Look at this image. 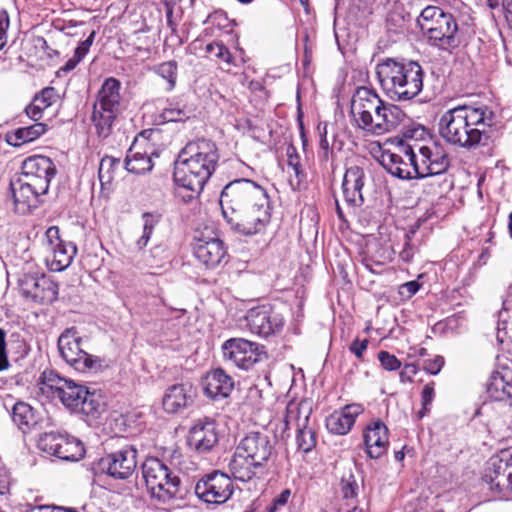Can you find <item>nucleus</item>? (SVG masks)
<instances>
[{
	"label": "nucleus",
	"instance_id": "nucleus-1",
	"mask_svg": "<svg viewBox=\"0 0 512 512\" xmlns=\"http://www.w3.org/2000/svg\"><path fill=\"white\" fill-rule=\"evenodd\" d=\"M219 203L226 222L242 235L262 233L271 222L270 197L267 190L253 180L241 178L226 184Z\"/></svg>",
	"mask_w": 512,
	"mask_h": 512
},
{
	"label": "nucleus",
	"instance_id": "nucleus-2",
	"mask_svg": "<svg viewBox=\"0 0 512 512\" xmlns=\"http://www.w3.org/2000/svg\"><path fill=\"white\" fill-rule=\"evenodd\" d=\"M219 160L216 144L207 139L188 143L178 156L174 167L176 195L188 203L199 196L214 173Z\"/></svg>",
	"mask_w": 512,
	"mask_h": 512
},
{
	"label": "nucleus",
	"instance_id": "nucleus-3",
	"mask_svg": "<svg viewBox=\"0 0 512 512\" xmlns=\"http://www.w3.org/2000/svg\"><path fill=\"white\" fill-rule=\"evenodd\" d=\"M495 124V114L487 106H457L445 111L438 121L439 135L449 144L471 149L478 146Z\"/></svg>",
	"mask_w": 512,
	"mask_h": 512
},
{
	"label": "nucleus",
	"instance_id": "nucleus-4",
	"mask_svg": "<svg viewBox=\"0 0 512 512\" xmlns=\"http://www.w3.org/2000/svg\"><path fill=\"white\" fill-rule=\"evenodd\" d=\"M350 113L359 129L378 136L395 130L406 116L400 107L384 102L367 87L356 89L351 99Z\"/></svg>",
	"mask_w": 512,
	"mask_h": 512
},
{
	"label": "nucleus",
	"instance_id": "nucleus-5",
	"mask_svg": "<svg viewBox=\"0 0 512 512\" xmlns=\"http://www.w3.org/2000/svg\"><path fill=\"white\" fill-rule=\"evenodd\" d=\"M376 75L384 93L394 101H408L423 89L424 71L412 60L387 58L376 66Z\"/></svg>",
	"mask_w": 512,
	"mask_h": 512
},
{
	"label": "nucleus",
	"instance_id": "nucleus-6",
	"mask_svg": "<svg viewBox=\"0 0 512 512\" xmlns=\"http://www.w3.org/2000/svg\"><path fill=\"white\" fill-rule=\"evenodd\" d=\"M40 392L48 398L59 399L72 411L95 416L101 412L103 405L95 393L79 383L60 377L56 372L44 371L39 381Z\"/></svg>",
	"mask_w": 512,
	"mask_h": 512
},
{
	"label": "nucleus",
	"instance_id": "nucleus-7",
	"mask_svg": "<svg viewBox=\"0 0 512 512\" xmlns=\"http://www.w3.org/2000/svg\"><path fill=\"white\" fill-rule=\"evenodd\" d=\"M275 450L270 437L250 432L241 439L229 462V471L239 481L248 482L262 473Z\"/></svg>",
	"mask_w": 512,
	"mask_h": 512
},
{
	"label": "nucleus",
	"instance_id": "nucleus-8",
	"mask_svg": "<svg viewBox=\"0 0 512 512\" xmlns=\"http://www.w3.org/2000/svg\"><path fill=\"white\" fill-rule=\"evenodd\" d=\"M417 24L431 46L451 51L460 44L456 19L438 6L429 5L422 9Z\"/></svg>",
	"mask_w": 512,
	"mask_h": 512
},
{
	"label": "nucleus",
	"instance_id": "nucleus-9",
	"mask_svg": "<svg viewBox=\"0 0 512 512\" xmlns=\"http://www.w3.org/2000/svg\"><path fill=\"white\" fill-rule=\"evenodd\" d=\"M121 82L110 77L104 81L93 106L92 122L99 137L107 138L122 110Z\"/></svg>",
	"mask_w": 512,
	"mask_h": 512
},
{
	"label": "nucleus",
	"instance_id": "nucleus-10",
	"mask_svg": "<svg viewBox=\"0 0 512 512\" xmlns=\"http://www.w3.org/2000/svg\"><path fill=\"white\" fill-rule=\"evenodd\" d=\"M142 475L151 497L161 503H168L179 493V477L158 458L144 461Z\"/></svg>",
	"mask_w": 512,
	"mask_h": 512
},
{
	"label": "nucleus",
	"instance_id": "nucleus-11",
	"mask_svg": "<svg viewBox=\"0 0 512 512\" xmlns=\"http://www.w3.org/2000/svg\"><path fill=\"white\" fill-rule=\"evenodd\" d=\"M416 150L420 152L422 164L419 166V179L427 177H435L431 185H437L436 193H443L453 187V182L445 176V172L450 166V157L446 150L439 145L418 146Z\"/></svg>",
	"mask_w": 512,
	"mask_h": 512
},
{
	"label": "nucleus",
	"instance_id": "nucleus-12",
	"mask_svg": "<svg viewBox=\"0 0 512 512\" xmlns=\"http://www.w3.org/2000/svg\"><path fill=\"white\" fill-rule=\"evenodd\" d=\"M57 345L62 359L76 371L85 373L101 367V359L82 348V338L75 328L64 330L58 338Z\"/></svg>",
	"mask_w": 512,
	"mask_h": 512
},
{
	"label": "nucleus",
	"instance_id": "nucleus-13",
	"mask_svg": "<svg viewBox=\"0 0 512 512\" xmlns=\"http://www.w3.org/2000/svg\"><path fill=\"white\" fill-rule=\"evenodd\" d=\"M379 162L388 173L399 179H419L416 145L400 143L395 152L384 150Z\"/></svg>",
	"mask_w": 512,
	"mask_h": 512
},
{
	"label": "nucleus",
	"instance_id": "nucleus-14",
	"mask_svg": "<svg viewBox=\"0 0 512 512\" xmlns=\"http://www.w3.org/2000/svg\"><path fill=\"white\" fill-rule=\"evenodd\" d=\"M45 263L50 271L60 272L70 266L77 248L72 242L61 240L59 228L50 226L43 238Z\"/></svg>",
	"mask_w": 512,
	"mask_h": 512
},
{
	"label": "nucleus",
	"instance_id": "nucleus-15",
	"mask_svg": "<svg viewBox=\"0 0 512 512\" xmlns=\"http://www.w3.org/2000/svg\"><path fill=\"white\" fill-rule=\"evenodd\" d=\"M224 360L240 369L248 370L267 357L263 345L243 338H231L222 345Z\"/></svg>",
	"mask_w": 512,
	"mask_h": 512
},
{
	"label": "nucleus",
	"instance_id": "nucleus-16",
	"mask_svg": "<svg viewBox=\"0 0 512 512\" xmlns=\"http://www.w3.org/2000/svg\"><path fill=\"white\" fill-rule=\"evenodd\" d=\"M136 467L137 450L133 446H126L109 453L94 464L96 473L107 474L117 480L128 479L133 475Z\"/></svg>",
	"mask_w": 512,
	"mask_h": 512
},
{
	"label": "nucleus",
	"instance_id": "nucleus-17",
	"mask_svg": "<svg viewBox=\"0 0 512 512\" xmlns=\"http://www.w3.org/2000/svg\"><path fill=\"white\" fill-rule=\"evenodd\" d=\"M38 447L43 452L65 461H78L84 454L80 440L59 432H45L39 437Z\"/></svg>",
	"mask_w": 512,
	"mask_h": 512
},
{
	"label": "nucleus",
	"instance_id": "nucleus-18",
	"mask_svg": "<svg viewBox=\"0 0 512 512\" xmlns=\"http://www.w3.org/2000/svg\"><path fill=\"white\" fill-rule=\"evenodd\" d=\"M195 494L207 503L223 504L233 494V482L227 474L216 470L196 483Z\"/></svg>",
	"mask_w": 512,
	"mask_h": 512
},
{
	"label": "nucleus",
	"instance_id": "nucleus-19",
	"mask_svg": "<svg viewBox=\"0 0 512 512\" xmlns=\"http://www.w3.org/2000/svg\"><path fill=\"white\" fill-rule=\"evenodd\" d=\"M245 321L250 332L261 337L279 333L284 325L282 315L271 305H260L249 309L245 315Z\"/></svg>",
	"mask_w": 512,
	"mask_h": 512
},
{
	"label": "nucleus",
	"instance_id": "nucleus-20",
	"mask_svg": "<svg viewBox=\"0 0 512 512\" xmlns=\"http://www.w3.org/2000/svg\"><path fill=\"white\" fill-rule=\"evenodd\" d=\"M18 284L20 293L38 304H50L58 297V284L43 274H24Z\"/></svg>",
	"mask_w": 512,
	"mask_h": 512
},
{
	"label": "nucleus",
	"instance_id": "nucleus-21",
	"mask_svg": "<svg viewBox=\"0 0 512 512\" xmlns=\"http://www.w3.org/2000/svg\"><path fill=\"white\" fill-rule=\"evenodd\" d=\"M56 174L53 161L42 155H35L24 160L22 165L23 179L36 186L40 193H47L51 179Z\"/></svg>",
	"mask_w": 512,
	"mask_h": 512
},
{
	"label": "nucleus",
	"instance_id": "nucleus-22",
	"mask_svg": "<svg viewBox=\"0 0 512 512\" xmlns=\"http://www.w3.org/2000/svg\"><path fill=\"white\" fill-rule=\"evenodd\" d=\"M189 447L200 454L210 452L218 443L217 425L213 419H197L189 430L187 439Z\"/></svg>",
	"mask_w": 512,
	"mask_h": 512
},
{
	"label": "nucleus",
	"instance_id": "nucleus-23",
	"mask_svg": "<svg viewBox=\"0 0 512 512\" xmlns=\"http://www.w3.org/2000/svg\"><path fill=\"white\" fill-rule=\"evenodd\" d=\"M10 190L14 211L23 215L37 208L41 202L40 197L45 194L40 193L35 185L26 181L21 176L11 181Z\"/></svg>",
	"mask_w": 512,
	"mask_h": 512
},
{
	"label": "nucleus",
	"instance_id": "nucleus-24",
	"mask_svg": "<svg viewBox=\"0 0 512 512\" xmlns=\"http://www.w3.org/2000/svg\"><path fill=\"white\" fill-rule=\"evenodd\" d=\"M485 478L489 482L491 490L503 495L512 492V474L507 468L506 458H503L502 455L490 458Z\"/></svg>",
	"mask_w": 512,
	"mask_h": 512
},
{
	"label": "nucleus",
	"instance_id": "nucleus-25",
	"mask_svg": "<svg viewBox=\"0 0 512 512\" xmlns=\"http://www.w3.org/2000/svg\"><path fill=\"white\" fill-rule=\"evenodd\" d=\"M364 183L365 172L363 168L355 165L346 169L342 181V194L348 205L356 207L363 204L362 189Z\"/></svg>",
	"mask_w": 512,
	"mask_h": 512
},
{
	"label": "nucleus",
	"instance_id": "nucleus-26",
	"mask_svg": "<svg viewBox=\"0 0 512 512\" xmlns=\"http://www.w3.org/2000/svg\"><path fill=\"white\" fill-rule=\"evenodd\" d=\"M193 250L195 257L207 268L218 266L227 254L223 242L218 238H198Z\"/></svg>",
	"mask_w": 512,
	"mask_h": 512
},
{
	"label": "nucleus",
	"instance_id": "nucleus-27",
	"mask_svg": "<svg viewBox=\"0 0 512 512\" xmlns=\"http://www.w3.org/2000/svg\"><path fill=\"white\" fill-rule=\"evenodd\" d=\"M364 411L360 404H349L334 411L326 418V428L335 435H346L353 427L356 418Z\"/></svg>",
	"mask_w": 512,
	"mask_h": 512
},
{
	"label": "nucleus",
	"instance_id": "nucleus-28",
	"mask_svg": "<svg viewBox=\"0 0 512 512\" xmlns=\"http://www.w3.org/2000/svg\"><path fill=\"white\" fill-rule=\"evenodd\" d=\"M363 438L370 458L378 459L386 453L389 445L388 428L382 421L377 420L367 426Z\"/></svg>",
	"mask_w": 512,
	"mask_h": 512
},
{
	"label": "nucleus",
	"instance_id": "nucleus-29",
	"mask_svg": "<svg viewBox=\"0 0 512 512\" xmlns=\"http://www.w3.org/2000/svg\"><path fill=\"white\" fill-rule=\"evenodd\" d=\"M203 387L205 394L211 399L226 398L234 388V381L223 369L217 368L207 373Z\"/></svg>",
	"mask_w": 512,
	"mask_h": 512
},
{
	"label": "nucleus",
	"instance_id": "nucleus-30",
	"mask_svg": "<svg viewBox=\"0 0 512 512\" xmlns=\"http://www.w3.org/2000/svg\"><path fill=\"white\" fill-rule=\"evenodd\" d=\"M193 402L192 387L176 384L169 387L162 399V405L168 413H178Z\"/></svg>",
	"mask_w": 512,
	"mask_h": 512
},
{
	"label": "nucleus",
	"instance_id": "nucleus-31",
	"mask_svg": "<svg viewBox=\"0 0 512 512\" xmlns=\"http://www.w3.org/2000/svg\"><path fill=\"white\" fill-rule=\"evenodd\" d=\"M487 394L491 400L506 401L512 398V371L494 372L487 384Z\"/></svg>",
	"mask_w": 512,
	"mask_h": 512
},
{
	"label": "nucleus",
	"instance_id": "nucleus-32",
	"mask_svg": "<svg viewBox=\"0 0 512 512\" xmlns=\"http://www.w3.org/2000/svg\"><path fill=\"white\" fill-rule=\"evenodd\" d=\"M312 413V405L308 400L290 401L286 406V414L284 417L285 428L294 425L297 429L306 428L310 425V416Z\"/></svg>",
	"mask_w": 512,
	"mask_h": 512
},
{
	"label": "nucleus",
	"instance_id": "nucleus-33",
	"mask_svg": "<svg viewBox=\"0 0 512 512\" xmlns=\"http://www.w3.org/2000/svg\"><path fill=\"white\" fill-rule=\"evenodd\" d=\"M11 417L14 424L23 433L32 431L39 422L37 411L28 403L16 402L11 409Z\"/></svg>",
	"mask_w": 512,
	"mask_h": 512
},
{
	"label": "nucleus",
	"instance_id": "nucleus-34",
	"mask_svg": "<svg viewBox=\"0 0 512 512\" xmlns=\"http://www.w3.org/2000/svg\"><path fill=\"white\" fill-rule=\"evenodd\" d=\"M194 114V110L189 107L181 98H172L166 101L159 118L162 123L165 122H183L188 120Z\"/></svg>",
	"mask_w": 512,
	"mask_h": 512
},
{
	"label": "nucleus",
	"instance_id": "nucleus-35",
	"mask_svg": "<svg viewBox=\"0 0 512 512\" xmlns=\"http://www.w3.org/2000/svg\"><path fill=\"white\" fill-rule=\"evenodd\" d=\"M58 99V94L54 87H46L36 94L32 102L26 107L27 116L38 121L42 118L44 110L49 108Z\"/></svg>",
	"mask_w": 512,
	"mask_h": 512
},
{
	"label": "nucleus",
	"instance_id": "nucleus-36",
	"mask_svg": "<svg viewBox=\"0 0 512 512\" xmlns=\"http://www.w3.org/2000/svg\"><path fill=\"white\" fill-rule=\"evenodd\" d=\"M46 131L47 125L36 121L30 126L18 128L13 133L7 134V143L19 147L38 139Z\"/></svg>",
	"mask_w": 512,
	"mask_h": 512
},
{
	"label": "nucleus",
	"instance_id": "nucleus-37",
	"mask_svg": "<svg viewBox=\"0 0 512 512\" xmlns=\"http://www.w3.org/2000/svg\"><path fill=\"white\" fill-rule=\"evenodd\" d=\"M152 156L158 157V154L134 151L131 148L125 159V168L128 172L135 174L150 172L154 166Z\"/></svg>",
	"mask_w": 512,
	"mask_h": 512
},
{
	"label": "nucleus",
	"instance_id": "nucleus-38",
	"mask_svg": "<svg viewBox=\"0 0 512 512\" xmlns=\"http://www.w3.org/2000/svg\"><path fill=\"white\" fill-rule=\"evenodd\" d=\"M120 165L121 161L119 158L105 156L101 159L98 170V178L102 188L112 183L115 172L117 169H119Z\"/></svg>",
	"mask_w": 512,
	"mask_h": 512
},
{
	"label": "nucleus",
	"instance_id": "nucleus-39",
	"mask_svg": "<svg viewBox=\"0 0 512 512\" xmlns=\"http://www.w3.org/2000/svg\"><path fill=\"white\" fill-rule=\"evenodd\" d=\"M143 220V232L140 238L136 241V246L139 250H142L147 246L150 238L153 234L155 226L160 220V216L154 213L145 212L142 215Z\"/></svg>",
	"mask_w": 512,
	"mask_h": 512
},
{
	"label": "nucleus",
	"instance_id": "nucleus-40",
	"mask_svg": "<svg viewBox=\"0 0 512 512\" xmlns=\"http://www.w3.org/2000/svg\"><path fill=\"white\" fill-rule=\"evenodd\" d=\"M296 431V443L298 449L304 453L312 451L317 444L316 433L313 427L309 425L306 428H300Z\"/></svg>",
	"mask_w": 512,
	"mask_h": 512
},
{
	"label": "nucleus",
	"instance_id": "nucleus-41",
	"mask_svg": "<svg viewBox=\"0 0 512 512\" xmlns=\"http://www.w3.org/2000/svg\"><path fill=\"white\" fill-rule=\"evenodd\" d=\"M146 264L151 268H161L170 262V255L167 247L163 244L154 245L145 259Z\"/></svg>",
	"mask_w": 512,
	"mask_h": 512
},
{
	"label": "nucleus",
	"instance_id": "nucleus-42",
	"mask_svg": "<svg viewBox=\"0 0 512 512\" xmlns=\"http://www.w3.org/2000/svg\"><path fill=\"white\" fill-rule=\"evenodd\" d=\"M156 73L167 81V90L171 91L176 84L177 63L175 61L163 62L156 68Z\"/></svg>",
	"mask_w": 512,
	"mask_h": 512
},
{
	"label": "nucleus",
	"instance_id": "nucleus-43",
	"mask_svg": "<svg viewBox=\"0 0 512 512\" xmlns=\"http://www.w3.org/2000/svg\"><path fill=\"white\" fill-rule=\"evenodd\" d=\"M206 52L214 54L217 59L222 60L227 64L233 63V57L227 47L221 42H213L206 45Z\"/></svg>",
	"mask_w": 512,
	"mask_h": 512
},
{
	"label": "nucleus",
	"instance_id": "nucleus-44",
	"mask_svg": "<svg viewBox=\"0 0 512 512\" xmlns=\"http://www.w3.org/2000/svg\"><path fill=\"white\" fill-rule=\"evenodd\" d=\"M434 386L433 383L426 384L422 390L421 398H422V408L418 412V419H422L429 411L430 405L434 399Z\"/></svg>",
	"mask_w": 512,
	"mask_h": 512
},
{
	"label": "nucleus",
	"instance_id": "nucleus-45",
	"mask_svg": "<svg viewBox=\"0 0 512 512\" xmlns=\"http://www.w3.org/2000/svg\"><path fill=\"white\" fill-rule=\"evenodd\" d=\"M378 360L381 366L387 371H395L401 367V361L388 351L381 350L378 353Z\"/></svg>",
	"mask_w": 512,
	"mask_h": 512
},
{
	"label": "nucleus",
	"instance_id": "nucleus-46",
	"mask_svg": "<svg viewBox=\"0 0 512 512\" xmlns=\"http://www.w3.org/2000/svg\"><path fill=\"white\" fill-rule=\"evenodd\" d=\"M341 490L345 499H354L357 496L358 485L352 475L342 479Z\"/></svg>",
	"mask_w": 512,
	"mask_h": 512
},
{
	"label": "nucleus",
	"instance_id": "nucleus-47",
	"mask_svg": "<svg viewBox=\"0 0 512 512\" xmlns=\"http://www.w3.org/2000/svg\"><path fill=\"white\" fill-rule=\"evenodd\" d=\"M95 35L96 32L92 31L90 35L76 47L74 54L77 56V58H80L81 60L84 59L93 44Z\"/></svg>",
	"mask_w": 512,
	"mask_h": 512
},
{
	"label": "nucleus",
	"instance_id": "nucleus-48",
	"mask_svg": "<svg viewBox=\"0 0 512 512\" xmlns=\"http://www.w3.org/2000/svg\"><path fill=\"white\" fill-rule=\"evenodd\" d=\"M9 16L5 10H0V50L7 42V30L9 28Z\"/></svg>",
	"mask_w": 512,
	"mask_h": 512
},
{
	"label": "nucleus",
	"instance_id": "nucleus-49",
	"mask_svg": "<svg viewBox=\"0 0 512 512\" xmlns=\"http://www.w3.org/2000/svg\"><path fill=\"white\" fill-rule=\"evenodd\" d=\"M369 341L364 339L360 341L358 338L354 339L353 342L349 346V351L355 355L357 359H362L363 354L368 347Z\"/></svg>",
	"mask_w": 512,
	"mask_h": 512
},
{
	"label": "nucleus",
	"instance_id": "nucleus-50",
	"mask_svg": "<svg viewBox=\"0 0 512 512\" xmlns=\"http://www.w3.org/2000/svg\"><path fill=\"white\" fill-rule=\"evenodd\" d=\"M291 496L289 489L283 490L277 497L274 498L272 505L267 509L268 512H276L280 507L287 504Z\"/></svg>",
	"mask_w": 512,
	"mask_h": 512
},
{
	"label": "nucleus",
	"instance_id": "nucleus-51",
	"mask_svg": "<svg viewBox=\"0 0 512 512\" xmlns=\"http://www.w3.org/2000/svg\"><path fill=\"white\" fill-rule=\"evenodd\" d=\"M420 289V284L417 281H409L402 284L399 287V294L405 298H411L414 296Z\"/></svg>",
	"mask_w": 512,
	"mask_h": 512
},
{
	"label": "nucleus",
	"instance_id": "nucleus-52",
	"mask_svg": "<svg viewBox=\"0 0 512 512\" xmlns=\"http://www.w3.org/2000/svg\"><path fill=\"white\" fill-rule=\"evenodd\" d=\"M444 365V359L441 356L435 357L433 360H428L424 364V370L431 375H436L440 372Z\"/></svg>",
	"mask_w": 512,
	"mask_h": 512
},
{
	"label": "nucleus",
	"instance_id": "nucleus-53",
	"mask_svg": "<svg viewBox=\"0 0 512 512\" xmlns=\"http://www.w3.org/2000/svg\"><path fill=\"white\" fill-rule=\"evenodd\" d=\"M417 372L418 369L415 364H406L399 374L400 381L403 383L412 382Z\"/></svg>",
	"mask_w": 512,
	"mask_h": 512
},
{
	"label": "nucleus",
	"instance_id": "nucleus-54",
	"mask_svg": "<svg viewBox=\"0 0 512 512\" xmlns=\"http://www.w3.org/2000/svg\"><path fill=\"white\" fill-rule=\"evenodd\" d=\"M288 167L293 170L295 175L298 177L300 174V163L297 155L288 154Z\"/></svg>",
	"mask_w": 512,
	"mask_h": 512
},
{
	"label": "nucleus",
	"instance_id": "nucleus-55",
	"mask_svg": "<svg viewBox=\"0 0 512 512\" xmlns=\"http://www.w3.org/2000/svg\"><path fill=\"white\" fill-rule=\"evenodd\" d=\"M319 148H320L319 156L322 159L327 160L328 156H329V152H330V145H329L328 139H320L319 140Z\"/></svg>",
	"mask_w": 512,
	"mask_h": 512
},
{
	"label": "nucleus",
	"instance_id": "nucleus-56",
	"mask_svg": "<svg viewBox=\"0 0 512 512\" xmlns=\"http://www.w3.org/2000/svg\"><path fill=\"white\" fill-rule=\"evenodd\" d=\"M505 19L512 26V0H502Z\"/></svg>",
	"mask_w": 512,
	"mask_h": 512
},
{
	"label": "nucleus",
	"instance_id": "nucleus-57",
	"mask_svg": "<svg viewBox=\"0 0 512 512\" xmlns=\"http://www.w3.org/2000/svg\"><path fill=\"white\" fill-rule=\"evenodd\" d=\"M82 60L80 58H77V56L74 54L72 58H70L65 65L60 69L63 72H70L81 62Z\"/></svg>",
	"mask_w": 512,
	"mask_h": 512
},
{
	"label": "nucleus",
	"instance_id": "nucleus-58",
	"mask_svg": "<svg viewBox=\"0 0 512 512\" xmlns=\"http://www.w3.org/2000/svg\"><path fill=\"white\" fill-rule=\"evenodd\" d=\"M10 364L8 361L7 351L0 350V371H5L9 368Z\"/></svg>",
	"mask_w": 512,
	"mask_h": 512
},
{
	"label": "nucleus",
	"instance_id": "nucleus-59",
	"mask_svg": "<svg viewBox=\"0 0 512 512\" xmlns=\"http://www.w3.org/2000/svg\"><path fill=\"white\" fill-rule=\"evenodd\" d=\"M26 512H54V507L49 506H35L31 507Z\"/></svg>",
	"mask_w": 512,
	"mask_h": 512
},
{
	"label": "nucleus",
	"instance_id": "nucleus-60",
	"mask_svg": "<svg viewBox=\"0 0 512 512\" xmlns=\"http://www.w3.org/2000/svg\"><path fill=\"white\" fill-rule=\"evenodd\" d=\"M503 458H506L507 468L512 474V451H505L501 453Z\"/></svg>",
	"mask_w": 512,
	"mask_h": 512
},
{
	"label": "nucleus",
	"instance_id": "nucleus-61",
	"mask_svg": "<svg viewBox=\"0 0 512 512\" xmlns=\"http://www.w3.org/2000/svg\"><path fill=\"white\" fill-rule=\"evenodd\" d=\"M320 139H327V123H320L317 127Z\"/></svg>",
	"mask_w": 512,
	"mask_h": 512
},
{
	"label": "nucleus",
	"instance_id": "nucleus-62",
	"mask_svg": "<svg viewBox=\"0 0 512 512\" xmlns=\"http://www.w3.org/2000/svg\"><path fill=\"white\" fill-rule=\"evenodd\" d=\"M0 350H6V331L0 328Z\"/></svg>",
	"mask_w": 512,
	"mask_h": 512
},
{
	"label": "nucleus",
	"instance_id": "nucleus-63",
	"mask_svg": "<svg viewBox=\"0 0 512 512\" xmlns=\"http://www.w3.org/2000/svg\"><path fill=\"white\" fill-rule=\"evenodd\" d=\"M423 131V129H419V128H416V129H406L405 132H404V136L406 138H414L415 134L419 131Z\"/></svg>",
	"mask_w": 512,
	"mask_h": 512
},
{
	"label": "nucleus",
	"instance_id": "nucleus-64",
	"mask_svg": "<svg viewBox=\"0 0 512 512\" xmlns=\"http://www.w3.org/2000/svg\"><path fill=\"white\" fill-rule=\"evenodd\" d=\"M363 264L366 267V269H368L371 272H375V270L373 268V263H372V261L370 259L363 258Z\"/></svg>",
	"mask_w": 512,
	"mask_h": 512
}]
</instances>
